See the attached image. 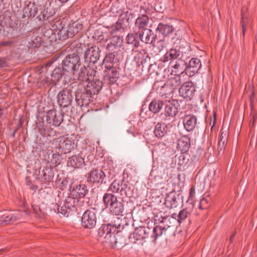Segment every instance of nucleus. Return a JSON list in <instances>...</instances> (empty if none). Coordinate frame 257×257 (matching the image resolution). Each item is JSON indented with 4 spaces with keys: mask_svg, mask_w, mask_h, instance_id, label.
I'll use <instances>...</instances> for the list:
<instances>
[{
    "mask_svg": "<svg viewBox=\"0 0 257 257\" xmlns=\"http://www.w3.org/2000/svg\"><path fill=\"white\" fill-rule=\"evenodd\" d=\"M105 206L108 208L109 213L113 215H123L124 211L123 203L118 200L116 196L110 193H106L103 197Z\"/></svg>",
    "mask_w": 257,
    "mask_h": 257,
    "instance_id": "obj_1",
    "label": "nucleus"
},
{
    "mask_svg": "<svg viewBox=\"0 0 257 257\" xmlns=\"http://www.w3.org/2000/svg\"><path fill=\"white\" fill-rule=\"evenodd\" d=\"M72 146L71 140L63 137H59L53 140L51 148L57 150L61 154H67L70 152Z\"/></svg>",
    "mask_w": 257,
    "mask_h": 257,
    "instance_id": "obj_2",
    "label": "nucleus"
},
{
    "mask_svg": "<svg viewBox=\"0 0 257 257\" xmlns=\"http://www.w3.org/2000/svg\"><path fill=\"white\" fill-rule=\"evenodd\" d=\"M80 66V59L74 54L67 56L63 61V69L67 72H73Z\"/></svg>",
    "mask_w": 257,
    "mask_h": 257,
    "instance_id": "obj_3",
    "label": "nucleus"
},
{
    "mask_svg": "<svg viewBox=\"0 0 257 257\" xmlns=\"http://www.w3.org/2000/svg\"><path fill=\"white\" fill-rule=\"evenodd\" d=\"M96 71L90 67L86 68L81 66L80 69H76L73 72L74 78L78 79L82 82H87L89 77H95Z\"/></svg>",
    "mask_w": 257,
    "mask_h": 257,
    "instance_id": "obj_4",
    "label": "nucleus"
},
{
    "mask_svg": "<svg viewBox=\"0 0 257 257\" xmlns=\"http://www.w3.org/2000/svg\"><path fill=\"white\" fill-rule=\"evenodd\" d=\"M96 223V216L94 210H87L82 214L81 224L86 228H93Z\"/></svg>",
    "mask_w": 257,
    "mask_h": 257,
    "instance_id": "obj_5",
    "label": "nucleus"
},
{
    "mask_svg": "<svg viewBox=\"0 0 257 257\" xmlns=\"http://www.w3.org/2000/svg\"><path fill=\"white\" fill-rule=\"evenodd\" d=\"M72 91L69 87L60 91L57 96V101L60 106L66 107L71 104L73 100Z\"/></svg>",
    "mask_w": 257,
    "mask_h": 257,
    "instance_id": "obj_6",
    "label": "nucleus"
},
{
    "mask_svg": "<svg viewBox=\"0 0 257 257\" xmlns=\"http://www.w3.org/2000/svg\"><path fill=\"white\" fill-rule=\"evenodd\" d=\"M46 120L49 124L58 126L63 121V114L55 109L50 110L47 112Z\"/></svg>",
    "mask_w": 257,
    "mask_h": 257,
    "instance_id": "obj_7",
    "label": "nucleus"
},
{
    "mask_svg": "<svg viewBox=\"0 0 257 257\" xmlns=\"http://www.w3.org/2000/svg\"><path fill=\"white\" fill-rule=\"evenodd\" d=\"M94 77L93 76L92 80H91V77H89L84 88V90L86 92H89L92 95L98 93L102 87V82L97 78Z\"/></svg>",
    "mask_w": 257,
    "mask_h": 257,
    "instance_id": "obj_8",
    "label": "nucleus"
},
{
    "mask_svg": "<svg viewBox=\"0 0 257 257\" xmlns=\"http://www.w3.org/2000/svg\"><path fill=\"white\" fill-rule=\"evenodd\" d=\"M104 71V80L107 83H114L118 78L117 70L112 65H106Z\"/></svg>",
    "mask_w": 257,
    "mask_h": 257,
    "instance_id": "obj_9",
    "label": "nucleus"
},
{
    "mask_svg": "<svg viewBox=\"0 0 257 257\" xmlns=\"http://www.w3.org/2000/svg\"><path fill=\"white\" fill-rule=\"evenodd\" d=\"M55 14V8L54 7V3L51 2L46 6L38 18L40 21H47L48 22H50L53 20Z\"/></svg>",
    "mask_w": 257,
    "mask_h": 257,
    "instance_id": "obj_10",
    "label": "nucleus"
},
{
    "mask_svg": "<svg viewBox=\"0 0 257 257\" xmlns=\"http://www.w3.org/2000/svg\"><path fill=\"white\" fill-rule=\"evenodd\" d=\"M201 65V61L198 58H192L188 65H186V74L189 77L193 76L198 72Z\"/></svg>",
    "mask_w": 257,
    "mask_h": 257,
    "instance_id": "obj_11",
    "label": "nucleus"
},
{
    "mask_svg": "<svg viewBox=\"0 0 257 257\" xmlns=\"http://www.w3.org/2000/svg\"><path fill=\"white\" fill-rule=\"evenodd\" d=\"M100 50L99 48L96 46H93L86 51L84 54V58L85 61L96 63L99 59Z\"/></svg>",
    "mask_w": 257,
    "mask_h": 257,
    "instance_id": "obj_12",
    "label": "nucleus"
},
{
    "mask_svg": "<svg viewBox=\"0 0 257 257\" xmlns=\"http://www.w3.org/2000/svg\"><path fill=\"white\" fill-rule=\"evenodd\" d=\"M180 200V195L175 192L172 191L166 196L165 204L167 208L172 209L176 207Z\"/></svg>",
    "mask_w": 257,
    "mask_h": 257,
    "instance_id": "obj_13",
    "label": "nucleus"
},
{
    "mask_svg": "<svg viewBox=\"0 0 257 257\" xmlns=\"http://www.w3.org/2000/svg\"><path fill=\"white\" fill-rule=\"evenodd\" d=\"M125 189V184H123L122 182L114 180L109 186L107 189V193H116L120 195H125L127 196Z\"/></svg>",
    "mask_w": 257,
    "mask_h": 257,
    "instance_id": "obj_14",
    "label": "nucleus"
},
{
    "mask_svg": "<svg viewBox=\"0 0 257 257\" xmlns=\"http://www.w3.org/2000/svg\"><path fill=\"white\" fill-rule=\"evenodd\" d=\"M139 38L145 44H153L156 41L157 35L151 29H146L139 33Z\"/></svg>",
    "mask_w": 257,
    "mask_h": 257,
    "instance_id": "obj_15",
    "label": "nucleus"
},
{
    "mask_svg": "<svg viewBox=\"0 0 257 257\" xmlns=\"http://www.w3.org/2000/svg\"><path fill=\"white\" fill-rule=\"evenodd\" d=\"M186 65L187 63L181 58L170 63V66L173 69L172 72L179 75L182 74L184 71L186 72Z\"/></svg>",
    "mask_w": 257,
    "mask_h": 257,
    "instance_id": "obj_16",
    "label": "nucleus"
},
{
    "mask_svg": "<svg viewBox=\"0 0 257 257\" xmlns=\"http://www.w3.org/2000/svg\"><path fill=\"white\" fill-rule=\"evenodd\" d=\"M195 88L189 82L185 83L179 89V93L184 98L190 99L193 96Z\"/></svg>",
    "mask_w": 257,
    "mask_h": 257,
    "instance_id": "obj_17",
    "label": "nucleus"
},
{
    "mask_svg": "<svg viewBox=\"0 0 257 257\" xmlns=\"http://www.w3.org/2000/svg\"><path fill=\"white\" fill-rule=\"evenodd\" d=\"M197 117L194 115H186L183 120V125L188 132L192 131L197 124Z\"/></svg>",
    "mask_w": 257,
    "mask_h": 257,
    "instance_id": "obj_18",
    "label": "nucleus"
},
{
    "mask_svg": "<svg viewBox=\"0 0 257 257\" xmlns=\"http://www.w3.org/2000/svg\"><path fill=\"white\" fill-rule=\"evenodd\" d=\"M180 55V52L179 50L176 49H171L164 55L162 60L164 63L169 61L171 63L181 58Z\"/></svg>",
    "mask_w": 257,
    "mask_h": 257,
    "instance_id": "obj_19",
    "label": "nucleus"
},
{
    "mask_svg": "<svg viewBox=\"0 0 257 257\" xmlns=\"http://www.w3.org/2000/svg\"><path fill=\"white\" fill-rule=\"evenodd\" d=\"M170 226L169 225H159L156 226L153 229V233L152 237L154 238V241L157 239V238L161 235H168L170 232Z\"/></svg>",
    "mask_w": 257,
    "mask_h": 257,
    "instance_id": "obj_20",
    "label": "nucleus"
},
{
    "mask_svg": "<svg viewBox=\"0 0 257 257\" xmlns=\"http://www.w3.org/2000/svg\"><path fill=\"white\" fill-rule=\"evenodd\" d=\"M190 146V139L188 137L184 136L178 139L177 149L182 153L188 152Z\"/></svg>",
    "mask_w": 257,
    "mask_h": 257,
    "instance_id": "obj_21",
    "label": "nucleus"
},
{
    "mask_svg": "<svg viewBox=\"0 0 257 257\" xmlns=\"http://www.w3.org/2000/svg\"><path fill=\"white\" fill-rule=\"evenodd\" d=\"M87 180L93 183L103 182L101 170L93 169L89 173Z\"/></svg>",
    "mask_w": 257,
    "mask_h": 257,
    "instance_id": "obj_22",
    "label": "nucleus"
},
{
    "mask_svg": "<svg viewBox=\"0 0 257 257\" xmlns=\"http://www.w3.org/2000/svg\"><path fill=\"white\" fill-rule=\"evenodd\" d=\"M88 192L86 186L84 184H80L74 186L71 190V194L76 198H83Z\"/></svg>",
    "mask_w": 257,
    "mask_h": 257,
    "instance_id": "obj_23",
    "label": "nucleus"
},
{
    "mask_svg": "<svg viewBox=\"0 0 257 257\" xmlns=\"http://www.w3.org/2000/svg\"><path fill=\"white\" fill-rule=\"evenodd\" d=\"M38 11V9L33 3L29 2L23 9V17L29 18L35 17Z\"/></svg>",
    "mask_w": 257,
    "mask_h": 257,
    "instance_id": "obj_24",
    "label": "nucleus"
},
{
    "mask_svg": "<svg viewBox=\"0 0 257 257\" xmlns=\"http://www.w3.org/2000/svg\"><path fill=\"white\" fill-rule=\"evenodd\" d=\"M149 19L146 15L139 16L136 20L135 27L139 30H144L149 25Z\"/></svg>",
    "mask_w": 257,
    "mask_h": 257,
    "instance_id": "obj_25",
    "label": "nucleus"
},
{
    "mask_svg": "<svg viewBox=\"0 0 257 257\" xmlns=\"http://www.w3.org/2000/svg\"><path fill=\"white\" fill-rule=\"evenodd\" d=\"M123 39L121 37L114 36L110 39V42L107 45V49L109 50H113L114 49L120 47L122 45Z\"/></svg>",
    "mask_w": 257,
    "mask_h": 257,
    "instance_id": "obj_26",
    "label": "nucleus"
},
{
    "mask_svg": "<svg viewBox=\"0 0 257 257\" xmlns=\"http://www.w3.org/2000/svg\"><path fill=\"white\" fill-rule=\"evenodd\" d=\"M67 26L69 31L68 32L70 34V38L73 37L76 34L80 32L83 28L82 24L78 21L73 22L69 25H67Z\"/></svg>",
    "mask_w": 257,
    "mask_h": 257,
    "instance_id": "obj_27",
    "label": "nucleus"
},
{
    "mask_svg": "<svg viewBox=\"0 0 257 257\" xmlns=\"http://www.w3.org/2000/svg\"><path fill=\"white\" fill-rule=\"evenodd\" d=\"M75 95L76 99L81 100L82 105H87L91 100L92 94H90L89 92H86L84 89L83 92L81 93L77 92L76 93Z\"/></svg>",
    "mask_w": 257,
    "mask_h": 257,
    "instance_id": "obj_28",
    "label": "nucleus"
},
{
    "mask_svg": "<svg viewBox=\"0 0 257 257\" xmlns=\"http://www.w3.org/2000/svg\"><path fill=\"white\" fill-rule=\"evenodd\" d=\"M146 237V229L144 227H139L135 229L130 235V238H134L136 240L144 239Z\"/></svg>",
    "mask_w": 257,
    "mask_h": 257,
    "instance_id": "obj_29",
    "label": "nucleus"
},
{
    "mask_svg": "<svg viewBox=\"0 0 257 257\" xmlns=\"http://www.w3.org/2000/svg\"><path fill=\"white\" fill-rule=\"evenodd\" d=\"M181 83V78L179 74L172 76L167 81V85L172 87V89H176L180 86Z\"/></svg>",
    "mask_w": 257,
    "mask_h": 257,
    "instance_id": "obj_30",
    "label": "nucleus"
},
{
    "mask_svg": "<svg viewBox=\"0 0 257 257\" xmlns=\"http://www.w3.org/2000/svg\"><path fill=\"white\" fill-rule=\"evenodd\" d=\"M178 112V109L174 104L168 103L165 105L164 115L167 117H174Z\"/></svg>",
    "mask_w": 257,
    "mask_h": 257,
    "instance_id": "obj_31",
    "label": "nucleus"
},
{
    "mask_svg": "<svg viewBox=\"0 0 257 257\" xmlns=\"http://www.w3.org/2000/svg\"><path fill=\"white\" fill-rule=\"evenodd\" d=\"M68 163L74 168H80L84 164V159L79 156H73L69 158Z\"/></svg>",
    "mask_w": 257,
    "mask_h": 257,
    "instance_id": "obj_32",
    "label": "nucleus"
},
{
    "mask_svg": "<svg viewBox=\"0 0 257 257\" xmlns=\"http://www.w3.org/2000/svg\"><path fill=\"white\" fill-rule=\"evenodd\" d=\"M20 217L19 213H11L6 216L4 215L0 221L1 223H13L19 219Z\"/></svg>",
    "mask_w": 257,
    "mask_h": 257,
    "instance_id": "obj_33",
    "label": "nucleus"
},
{
    "mask_svg": "<svg viewBox=\"0 0 257 257\" xmlns=\"http://www.w3.org/2000/svg\"><path fill=\"white\" fill-rule=\"evenodd\" d=\"M157 30L162 35L167 36L173 31V28L171 25L160 23L158 26Z\"/></svg>",
    "mask_w": 257,
    "mask_h": 257,
    "instance_id": "obj_34",
    "label": "nucleus"
},
{
    "mask_svg": "<svg viewBox=\"0 0 257 257\" xmlns=\"http://www.w3.org/2000/svg\"><path fill=\"white\" fill-rule=\"evenodd\" d=\"M167 126L164 123H158L155 126L154 134L158 138H162L166 134Z\"/></svg>",
    "mask_w": 257,
    "mask_h": 257,
    "instance_id": "obj_35",
    "label": "nucleus"
},
{
    "mask_svg": "<svg viewBox=\"0 0 257 257\" xmlns=\"http://www.w3.org/2000/svg\"><path fill=\"white\" fill-rule=\"evenodd\" d=\"M50 23V28L52 31H54L55 33L58 32L65 24H63L60 19L53 18Z\"/></svg>",
    "mask_w": 257,
    "mask_h": 257,
    "instance_id": "obj_36",
    "label": "nucleus"
},
{
    "mask_svg": "<svg viewBox=\"0 0 257 257\" xmlns=\"http://www.w3.org/2000/svg\"><path fill=\"white\" fill-rule=\"evenodd\" d=\"M50 23V28L52 31H54L55 33L58 32L65 24H63L60 19L53 18Z\"/></svg>",
    "mask_w": 257,
    "mask_h": 257,
    "instance_id": "obj_37",
    "label": "nucleus"
},
{
    "mask_svg": "<svg viewBox=\"0 0 257 257\" xmlns=\"http://www.w3.org/2000/svg\"><path fill=\"white\" fill-rule=\"evenodd\" d=\"M139 34L137 33L128 34L126 37V40L129 44H132L135 47L139 45Z\"/></svg>",
    "mask_w": 257,
    "mask_h": 257,
    "instance_id": "obj_38",
    "label": "nucleus"
},
{
    "mask_svg": "<svg viewBox=\"0 0 257 257\" xmlns=\"http://www.w3.org/2000/svg\"><path fill=\"white\" fill-rule=\"evenodd\" d=\"M162 101L159 100H153L149 105V109L154 113L159 112L163 107Z\"/></svg>",
    "mask_w": 257,
    "mask_h": 257,
    "instance_id": "obj_39",
    "label": "nucleus"
},
{
    "mask_svg": "<svg viewBox=\"0 0 257 257\" xmlns=\"http://www.w3.org/2000/svg\"><path fill=\"white\" fill-rule=\"evenodd\" d=\"M101 170L102 171L103 180L104 178H107L108 180H110L114 178L115 176V173L113 169L103 167Z\"/></svg>",
    "mask_w": 257,
    "mask_h": 257,
    "instance_id": "obj_40",
    "label": "nucleus"
},
{
    "mask_svg": "<svg viewBox=\"0 0 257 257\" xmlns=\"http://www.w3.org/2000/svg\"><path fill=\"white\" fill-rule=\"evenodd\" d=\"M78 202L77 198H74L71 196L67 197L64 201V207H67L71 211L73 208L76 205Z\"/></svg>",
    "mask_w": 257,
    "mask_h": 257,
    "instance_id": "obj_41",
    "label": "nucleus"
},
{
    "mask_svg": "<svg viewBox=\"0 0 257 257\" xmlns=\"http://www.w3.org/2000/svg\"><path fill=\"white\" fill-rule=\"evenodd\" d=\"M122 228V226L120 224H109L105 229V231L107 234H114L119 231Z\"/></svg>",
    "mask_w": 257,
    "mask_h": 257,
    "instance_id": "obj_42",
    "label": "nucleus"
},
{
    "mask_svg": "<svg viewBox=\"0 0 257 257\" xmlns=\"http://www.w3.org/2000/svg\"><path fill=\"white\" fill-rule=\"evenodd\" d=\"M68 31H69L67 25H65L56 33L60 40H64L70 37V34Z\"/></svg>",
    "mask_w": 257,
    "mask_h": 257,
    "instance_id": "obj_43",
    "label": "nucleus"
},
{
    "mask_svg": "<svg viewBox=\"0 0 257 257\" xmlns=\"http://www.w3.org/2000/svg\"><path fill=\"white\" fill-rule=\"evenodd\" d=\"M218 144V152H220L223 150L226 146V143L227 141V135L226 133L222 132L220 135L219 136Z\"/></svg>",
    "mask_w": 257,
    "mask_h": 257,
    "instance_id": "obj_44",
    "label": "nucleus"
},
{
    "mask_svg": "<svg viewBox=\"0 0 257 257\" xmlns=\"http://www.w3.org/2000/svg\"><path fill=\"white\" fill-rule=\"evenodd\" d=\"M62 77L61 70L60 68L55 69L51 74L50 83L54 84Z\"/></svg>",
    "mask_w": 257,
    "mask_h": 257,
    "instance_id": "obj_45",
    "label": "nucleus"
},
{
    "mask_svg": "<svg viewBox=\"0 0 257 257\" xmlns=\"http://www.w3.org/2000/svg\"><path fill=\"white\" fill-rule=\"evenodd\" d=\"M52 152H55V153L52 154V159L50 163L51 164L52 166H56L57 165L59 164L60 159L62 154L59 153L56 150H53Z\"/></svg>",
    "mask_w": 257,
    "mask_h": 257,
    "instance_id": "obj_46",
    "label": "nucleus"
},
{
    "mask_svg": "<svg viewBox=\"0 0 257 257\" xmlns=\"http://www.w3.org/2000/svg\"><path fill=\"white\" fill-rule=\"evenodd\" d=\"M41 39L39 37H35L31 39L28 42L27 46L31 49L38 48L41 45Z\"/></svg>",
    "mask_w": 257,
    "mask_h": 257,
    "instance_id": "obj_47",
    "label": "nucleus"
},
{
    "mask_svg": "<svg viewBox=\"0 0 257 257\" xmlns=\"http://www.w3.org/2000/svg\"><path fill=\"white\" fill-rule=\"evenodd\" d=\"M115 55L114 52L109 53L105 56L103 60V63L106 65H112V63L114 62Z\"/></svg>",
    "mask_w": 257,
    "mask_h": 257,
    "instance_id": "obj_48",
    "label": "nucleus"
},
{
    "mask_svg": "<svg viewBox=\"0 0 257 257\" xmlns=\"http://www.w3.org/2000/svg\"><path fill=\"white\" fill-rule=\"evenodd\" d=\"M57 210L59 213L62 214L64 216H68L71 211L70 209L67 207H64V204H63V205L62 206L58 205Z\"/></svg>",
    "mask_w": 257,
    "mask_h": 257,
    "instance_id": "obj_49",
    "label": "nucleus"
},
{
    "mask_svg": "<svg viewBox=\"0 0 257 257\" xmlns=\"http://www.w3.org/2000/svg\"><path fill=\"white\" fill-rule=\"evenodd\" d=\"M188 212L186 209L181 210L178 215V221L185 219L187 216Z\"/></svg>",
    "mask_w": 257,
    "mask_h": 257,
    "instance_id": "obj_50",
    "label": "nucleus"
},
{
    "mask_svg": "<svg viewBox=\"0 0 257 257\" xmlns=\"http://www.w3.org/2000/svg\"><path fill=\"white\" fill-rule=\"evenodd\" d=\"M208 201L206 199L203 198L200 201L199 208L203 209L208 207Z\"/></svg>",
    "mask_w": 257,
    "mask_h": 257,
    "instance_id": "obj_51",
    "label": "nucleus"
},
{
    "mask_svg": "<svg viewBox=\"0 0 257 257\" xmlns=\"http://www.w3.org/2000/svg\"><path fill=\"white\" fill-rule=\"evenodd\" d=\"M49 171V169L47 168H46L44 169V168H43L42 170L41 171H39V175L40 177L46 180L47 179L48 175H47V172Z\"/></svg>",
    "mask_w": 257,
    "mask_h": 257,
    "instance_id": "obj_52",
    "label": "nucleus"
},
{
    "mask_svg": "<svg viewBox=\"0 0 257 257\" xmlns=\"http://www.w3.org/2000/svg\"><path fill=\"white\" fill-rule=\"evenodd\" d=\"M246 19H247V17H246V16L244 14H242V20H241V26H242V34H243V36H244V35H245V20H246Z\"/></svg>",
    "mask_w": 257,
    "mask_h": 257,
    "instance_id": "obj_53",
    "label": "nucleus"
},
{
    "mask_svg": "<svg viewBox=\"0 0 257 257\" xmlns=\"http://www.w3.org/2000/svg\"><path fill=\"white\" fill-rule=\"evenodd\" d=\"M165 45L166 43L165 40H161L157 42L156 46L158 47L159 51H161L164 49V48L165 47Z\"/></svg>",
    "mask_w": 257,
    "mask_h": 257,
    "instance_id": "obj_54",
    "label": "nucleus"
},
{
    "mask_svg": "<svg viewBox=\"0 0 257 257\" xmlns=\"http://www.w3.org/2000/svg\"><path fill=\"white\" fill-rule=\"evenodd\" d=\"M169 218V216L167 215H165L164 216H161V217L158 219V221L160 223H163L165 222L166 220H168Z\"/></svg>",
    "mask_w": 257,
    "mask_h": 257,
    "instance_id": "obj_55",
    "label": "nucleus"
},
{
    "mask_svg": "<svg viewBox=\"0 0 257 257\" xmlns=\"http://www.w3.org/2000/svg\"><path fill=\"white\" fill-rule=\"evenodd\" d=\"M7 65L6 61L4 58H0V67H4Z\"/></svg>",
    "mask_w": 257,
    "mask_h": 257,
    "instance_id": "obj_56",
    "label": "nucleus"
},
{
    "mask_svg": "<svg viewBox=\"0 0 257 257\" xmlns=\"http://www.w3.org/2000/svg\"><path fill=\"white\" fill-rule=\"evenodd\" d=\"M1 45L2 46H8L12 44L11 41H3L1 42Z\"/></svg>",
    "mask_w": 257,
    "mask_h": 257,
    "instance_id": "obj_57",
    "label": "nucleus"
},
{
    "mask_svg": "<svg viewBox=\"0 0 257 257\" xmlns=\"http://www.w3.org/2000/svg\"><path fill=\"white\" fill-rule=\"evenodd\" d=\"M253 93H252L251 95V96H250V101H252V99H253Z\"/></svg>",
    "mask_w": 257,
    "mask_h": 257,
    "instance_id": "obj_58",
    "label": "nucleus"
},
{
    "mask_svg": "<svg viewBox=\"0 0 257 257\" xmlns=\"http://www.w3.org/2000/svg\"><path fill=\"white\" fill-rule=\"evenodd\" d=\"M60 2L64 3L67 2L68 0H59Z\"/></svg>",
    "mask_w": 257,
    "mask_h": 257,
    "instance_id": "obj_59",
    "label": "nucleus"
},
{
    "mask_svg": "<svg viewBox=\"0 0 257 257\" xmlns=\"http://www.w3.org/2000/svg\"><path fill=\"white\" fill-rule=\"evenodd\" d=\"M67 183V182L66 181H63L62 182V184L64 185H65Z\"/></svg>",
    "mask_w": 257,
    "mask_h": 257,
    "instance_id": "obj_60",
    "label": "nucleus"
},
{
    "mask_svg": "<svg viewBox=\"0 0 257 257\" xmlns=\"http://www.w3.org/2000/svg\"><path fill=\"white\" fill-rule=\"evenodd\" d=\"M3 110L0 109V116L3 115Z\"/></svg>",
    "mask_w": 257,
    "mask_h": 257,
    "instance_id": "obj_61",
    "label": "nucleus"
},
{
    "mask_svg": "<svg viewBox=\"0 0 257 257\" xmlns=\"http://www.w3.org/2000/svg\"><path fill=\"white\" fill-rule=\"evenodd\" d=\"M114 243H115V244L116 245V246H117V243H118V241H117V239H116V240L114 241Z\"/></svg>",
    "mask_w": 257,
    "mask_h": 257,
    "instance_id": "obj_62",
    "label": "nucleus"
},
{
    "mask_svg": "<svg viewBox=\"0 0 257 257\" xmlns=\"http://www.w3.org/2000/svg\"><path fill=\"white\" fill-rule=\"evenodd\" d=\"M234 235H232L230 237V240L233 239V237H234Z\"/></svg>",
    "mask_w": 257,
    "mask_h": 257,
    "instance_id": "obj_63",
    "label": "nucleus"
},
{
    "mask_svg": "<svg viewBox=\"0 0 257 257\" xmlns=\"http://www.w3.org/2000/svg\"><path fill=\"white\" fill-rule=\"evenodd\" d=\"M193 188H191V189H190V194L192 193V192H193Z\"/></svg>",
    "mask_w": 257,
    "mask_h": 257,
    "instance_id": "obj_64",
    "label": "nucleus"
}]
</instances>
